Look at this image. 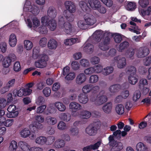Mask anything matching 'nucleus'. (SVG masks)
Instances as JSON below:
<instances>
[{"instance_id":"nucleus-1","label":"nucleus","mask_w":151,"mask_h":151,"mask_svg":"<svg viewBox=\"0 0 151 151\" xmlns=\"http://www.w3.org/2000/svg\"><path fill=\"white\" fill-rule=\"evenodd\" d=\"M28 27L29 28H33L35 30L42 34L47 32V28L42 27L41 25L40 21L36 17L30 15L26 21Z\"/></svg>"},{"instance_id":"nucleus-2","label":"nucleus","mask_w":151,"mask_h":151,"mask_svg":"<svg viewBox=\"0 0 151 151\" xmlns=\"http://www.w3.org/2000/svg\"><path fill=\"white\" fill-rule=\"evenodd\" d=\"M67 12L65 10L63 12V14L60 15L58 17V25L60 29L64 31L67 34L71 35L73 34L75 32L74 27H73L71 24L67 22H65V19L64 14Z\"/></svg>"},{"instance_id":"nucleus-3","label":"nucleus","mask_w":151,"mask_h":151,"mask_svg":"<svg viewBox=\"0 0 151 151\" xmlns=\"http://www.w3.org/2000/svg\"><path fill=\"white\" fill-rule=\"evenodd\" d=\"M32 57L34 59L39 60L35 63L36 67L37 68H42L46 66V62L48 60V57L44 54H40L39 50L38 47L33 48Z\"/></svg>"},{"instance_id":"nucleus-4","label":"nucleus","mask_w":151,"mask_h":151,"mask_svg":"<svg viewBox=\"0 0 151 151\" xmlns=\"http://www.w3.org/2000/svg\"><path fill=\"white\" fill-rule=\"evenodd\" d=\"M23 13L22 15L24 16V19H26L25 12H27L29 14L31 13L33 14L36 15L40 12L38 6L35 5H32L29 0H26L23 8Z\"/></svg>"},{"instance_id":"nucleus-5","label":"nucleus","mask_w":151,"mask_h":151,"mask_svg":"<svg viewBox=\"0 0 151 151\" xmlns=\"http://www.w3.org/2000/svg\"><path fill=\"white\" fill-rule=\"evenodd\" d=\"M116 63L117 64V67L119 68H123L126 65L125 58L120 56L115 57L111 60V64L112 65H114Z\"/></svg>"},{"instance_id":"nucleus-6","label":"nucleus","mask_w":151,"mask_h":151,"mask_svg":"<svg viewBox=\"0 0 151 151\" xmlns=\"http://www.w3.org/2000/svg\"><path fill=\"white\" fill-rule=\"evenodd\" d=\"M32 90L30 89L25 88H22L19 90L17 89L14 90L12 93L15 97L18 96L21 97L30 95L32 92Z\"/></svg>"},{"instance_id":"nucleus-7","label":"nucleus","mask_w":151,"mask_h":151,"mask_svg":"<svg viewBox=\"0 0 151 151\" xmlns=\"http://www.w3.org/2000/svg\"><path fill=\"white\" fill-rule=\"evenodd\" d=\"M99 95L100 96L97 100H96L91 97L90 99V100L92 102H95V104L98 105H101L107 101V98L104 90H101L100 91Z\"/></svg>"},{"instance_id":"nucleus-8","label":"nucleus","mask_w":151,"mask_h":151,"mask_svg":"<svg viewBox=\"0 0 151 151\" xmlns=\"http://www.w3.org/2000/svg\"><path fill=\"white\" fill-rule=\"evenodd\" d=\"M62 74L64 76L65 80L67 81H72L76 77V74L73 71L70 70V68L68 66H66L63 69Z\"/></svg>"},{"instance_id":"nucleus-9","label":"nucleus","mask_w":151,"mask_h":151,"mask_svg":"<svg viewBox=\"0 0 151 151\" xmlns=\"http://www.w3.org/2000/svg\"><path fill=\"white\" fill-rule=\"evenodd\" d=\"M149 52V49L148 47H141L137 49L136 55L137 58H142L148 55Z\"/></svg>"},{"instance_id":"nucleus-10","label":"nucleus","mask_w":151,"mask_h":151,"mask_svg":"<svg viewBox=\"0 0 151 151\" xmlns=\"http://www.w3.org/2000/svg\"><path fill=\"white\" fill-rule=\"evenodd\" d=\"M17 107L15 105L11 104L9 105L7 110L8 111L6 114V116L8 118H14L18 116L19 113L17 111H15Z\"/></svg>"},{"instance_id":"nucleus-11","label":"nucleus","mask_w":151,"mask_h":151,"mask_svg":"<svg viewBox=\"0 0 151 151\" xmlns=\"http://www.w3.org/2000/svg\"><path fill=\"white\" fill-rule=\"evenodd\" d=\"M35 120L38 122H35L32 125H30V127L32 126L34 128L40 129L42 127V124L40 123H42L44 120V117L41 115H38L35 116Z\"/></svg>"},{"instance_id":"nucleus-12","label":"nucleus","mask_w":151,"mask_h":151,"mask_svg":"<svg viewBox=\"0 0 151 151\" xmlns=\"http://www.w3.org/2000/svg\"><path fill=\"white\" fill-rule=\"evenodd\" d=\"M91 39V38L89 39L83 46V51L88 54L92 53L94 50L93 45L89 43Z\"/></svg>"},{"instance_id":"nucleus-13","label":"nucleus","mask_w":151,"mask_h":151,"mask_svg":"<svg viewBox=\"0 0 151 151\" xmlns=\"http://www.w3.org/2000/svg\"><path fill=\"white\" fill-rule=\"evenodd\" d=\"M108 35V36L111 35V34L108 32L104 33L101 30H98L96 31L93 34V37H94L95 40L98 42H99L101 40L104 35Z\"/></svg>"},{"instance_id":"nucleus-14","label":"nucleus","mask_w":151,"mask_h":151,"mask_svg":"<svg viewBox=\"0 0 151 151\" xmlns=\"http://www.w3.org/2000/svg\"><path fill=\"white\" fill-rule=\"evenodd\" d=\"M66 9L71 13L75 12L76 10L75 4L73 2L70 1H66L64 3Z\"/></svg>"},{"instance_id":"nucleus-15","label":"nucleus","mask_w":151,"mask_h":151,"mask_svg":"<svg viewBox=\"0 0 151 151\" xmlns=\"http://www.w3.org/2000/svg\"><path fill=\"white\" fill-rule=\"evenodd\" d=\"M19 145L22 151H34L36 147H31L26 142L20 141L19 142Z\"/></svg>"},{"instance_id":"nucleus-16","label":"nucleus","mask_w":151,"mask_h":151,"mask_svg":"<svg viewBox=\"0 0 151 151\" xmlns=\"http://www.w3.org/2000/svg\"><path fill=\"white\" fill-rule=\"evenodd\" d=\"M47 16L50 18L52 19L55 18L57 15V11L55 8L51 6L48 8L47 11Z\"/></svg>"},{"instance_id":"nucleus-17","label":"nucleus","mask_w":151,"mask_h":151,"mask_svg":"<svg viewBox=\"0 0 151 151\" xmlns=\"http://www.w3.org/2000/svg\"><path fill=\"white\" fill-rule=\"evenodd\" d=\"M81 41L79 38L67 39L64 41V43L66 45L71 46L75 44L79 43Z\"/></svg>"},{"instance_id":"nucleus-18","label":"nucleus","mask_w":151,"mask_h":151,"mask_svg":"<svg viewBox=\"0 0 151 151\" xmlns=\"http://www.w3.org/2000/svg\"><path fill=\"white\" fill-rule=\"evenodd\" d=\"M112 108V104L111 102L107 103L102 107L103 111L106 114H109L111 113Z\"/></svg>"},{"instance_id":"nucleus-19","label":"nucleus","mask_w":151,"mask_h":151,"mask_svg":"<svg viewBox=\"0 0 151 151\" xmlns=\"http://www.w3.org/2000/svg\"><path fill=\"white\" fill-rule=\"evenodd\" d=\"M86 76L83 73H80L77 76L76 80V83L77 84L81 85L86 81Z\"/></svg>"},{"instance_id":"nucleus-20","label":"nucleus","mask_w":151,"mask_h":151,"mask_svg":"<svg viewBox=\"0 0 151 151\" xmlns=\"http://www.w3.org/2000/svg\"><path fill=\"white\" fill-rule=\"evenodd\" d=\"M69 108L71 111H78L81 109L82 107L78 103L72 102L70 104Z\"/></svg>"},{"instance_id":"nucleus-21","label":"nucleus","mask_w":151,"mask_h":151,"mask_svg":"<svg viewBox=\"0 0 151 151\" xmlns=\"http://www.w3.org/2000/svg\"><path fill=\"white\" fill-rule=\"evenodd\" d=\"M84 18V20L86 23L87 24L88 26L89 25H93L96 22L95 18L92 15H90L88 16H85Z\"/></svg>"},{"instance_id":"nucleus-22","label":"nucleus","mask_w":151,"mask_h":151,"mask_svg":"<svg viewBox=\"0 0 151 151\" xmlns=\"http://www.w3.org/2000/svg\"><path fill=\"white\" fill-rule=\"evenodd\" d=\"M112 151H119L123 148L122 144L120 142L115 141L110 145Z\"/></svg>"},{"instance_id":"nucleus-23","label":"nucleus","mask_w":151,"mask_h":151,"mask_svg":"<svg viewBox=\"0 0 151 151\" xmlns=\"http://www.w3.org/2000/svg\"><path fill=\"white\" fill-rule=\"evenodd\" d=\"M88 3L91 7L93 10H96L101 4L99 0H88Z\"/></svg>"},{"instance_id":"nucleus-24","label":"nucleus","mask_w":151,"mask_h":151,"mask_svg":"<svg viewBox=\"0 0 151 151\" xmlns=\"http://www.w3.org/2000/svg\"><path fill=\"white\" fill-rule=\"evenodd\" d=\"M140 14L143 17L146 16L151 17V6L148 7L146 9H142L139 10Z\"/></svg>"},{"instance_id":"nucleus-25","label":"nucleus","mask_w":151,"mask_h":151,"mask_svg":"<svg viewBox=\"0 0 151 151\" xmlns=\"http://www.w3.org/2000/svg\"><path fill=\"white\" fill-rule=\"evenodd\" d=\"M101 142L99 141L94 145H91L86 146L83 148V151H90L91 150H96L99 147Z\"/></svg>"},{"instance_id":"nucleus-26","label":"nucleus","mask_w":151,"mask_h":151,"mask_svg":"<svg viewBox=\"0 0 151 151\" xmlns=\"http://www.w3.org/2000/svg\"><path fill=\"white\" fill-rule=\"evenodd\" d=\"M18 147L17 142L12 140L10 141L9 143L8 150L9 151H16Z\"/></svg>"},{"instance_id":"nucleus-27","label":"nucleus","mask_w":151,"mask_h":151,"mask_svg":"<svg viewBox=\"0 0 151 151\" xmlns=\"http://www.w3.org/2000/svg\"><path fill=\"white\" fill-rule=\"evenodd\" d=\"M97 129V128L95 127H93L91 125H89L86 129V132L89 135H93L96 134Z\"/></svg>"},{"instance_id":"nucleus-28","label":"nucleus","mask_w":151,"mask_h":151,"mask_svg":"<svg viewBox=\"0 0 151 151\" xmlns=\"http://www.w3.org/2000/svg\"><path fill=\"white\" fill-rule=\"evenodd\" d=\"M17 43V37L15 35L12 34L9 37V43L10 46L12 47H14Z\"/></svg>"},{"instance_id":"nucleus-29","label":"nucleus","mask_w":151,"mask_h":151,"mask_svg":"<svg viewBox=\"0 0 151 151\" xmlns=\"http://www.w3.org/2000/svg\"><path fill=\"white\" fill-rule=\"evenodd\" d=\"M136 149L137 151H148V147L142 142H139L137 144Z\"/></svg>"},{"instance_id":"nucleus-30","label":"nucleus","mask_w":151,"mask_h":151,"mask_svg":"<svg viewBox=\"0 0 151 151\" xmlns=\"http://www.w3.org/2000/svg\"><path fill=\"white\" fill-rule=\"evenodd\" d=\"M65 143L64 140L60 139H58L54 142L53 146L57 149H59L64 147Z\"/></svg>"},{"instance_id":"nucleus-31","label":"nucleus","mask_w":151,"mask_h":151,"mask_svg":"<svg viewBox=\"0 0 151 151\" xmlns=\"http://www.w3.org/2000/svg\"><path fill=\"white\" fill-rule=\"evenodd\" d=\"M109 39L108 38L107 41H104L103 42L100 43L99 45V48L102 51H106L108 50L109 47L108 45Z\"/></svg>"},{"instance_id":"nucleus-32","label":"nucleus","mask_w":151,"mask_h":151,"mask_svg":"<svg viewBox=\"0 0 151 151\" xmlns=\"http://www.w3.org/2000/svg\"><path fill=\"white\" fill-rule=\"evenodd\" d=\"M78 99L79 102L83 104L87 103L89 100L87 95L83 93H81L79 94Z\"/></svg>"},{"instance_id":"nucleus-33","label":"nucleus","mask_w":151,"mask_h":151,"mask_svg":"<svg viewBox=\"0 0 151 151\" xmlns=\"http://www.w3.org/2000/svg\"><path fill=\"white\" fill-rule=\"evenodd\" d=\"M54 104H50L47 107L45 113V114L47 115L53 114L56 112V109L54 107Z\"/></svg>"},{"instance_id":"nucleus-34","label":"nucleus","mask_w":151,"mask_h":151,"mask_svg":"<svg viewBox=\"0 0 151 151\" xmlns=\"http://www.w3.org/2000/svg\"><path fill=\"white\" fill-rule=\"evenodd\" d=\"M12 63L11 59L10 56H7L4 57L2 62V65L4 68H8L11 65Z\"/></svg>"},{"instance_id":"nucleus-35","label":"nucleus","mask_w":151,"mask_h":151,"mask_svg":"<svg viewBox=\"0 0 151 151\" xmlns=\"http://www.w3.org/2000/svg\"><path fill=\"white\" fill-rule=\"evenodd\" d=\"M47 141V138L45 137L40 136L37 137L35 140V142L39 145H43L46 144Z\"/></svg>"},{"instance_id":"nucleus-36","label":"nucleus","mask_w":151,"mask_h":151,"mask_svg":"<svg viewBox=\"0 0 151 151\" xmlns=\"http://www.w3.org/2000/svg\"><path fill=\"white\" fill-rule=\"evenodd\" d=\"M54 105L58 110L60 111H64L66 110V106L61 102L60 101L56 102L54 103Z\"/></svg>"},{"instance_id":"nucleus-37","label":"nucleus","mask_w":151,"mask_h":151,"mask_svg":"<svg viewBox=\"0 0 151 151\" xmlns=\"http://www.w3.org/2000/svg\"><path fill=\"white\" fill-rule=\"evenodd\" d=\"M79 5L83 11L85 12H88L90 10V9L85 1H80Z\"/></svg>"},{"instance_id":"nucleus-38","label":"nucleus","mask_w":151,"mask_h":151,"mask_svg":"<svg viewBox=\"0 0 151 151\" xmlns=\"http://www.w3.org/2000/svg\"><path fill=\"white\" fill-rule=\"evenodd\" d=\"M46 122L47 124L50 125H53L55 124L57 122L56 118L51 116H48L45 118Z\"/></svg>"},{"instance_id":"nucleus-39","label":"nucleus","mask_w":151,"mask_h":151,"mask_svg":"<svg viewBox=\"0 0 151 151\" xmlns=\"http://www.w3.org/2000/svg\"><path fill=\"white\" fill-rule=\"evenodd\" d=\"M129 82L132 85H135L138 81L136 74H130L128 77Z\"/></svg>"},{"instance_id":"nucleus-40","label":"nucleus","mask_w":151,"mask_h":151,"mask_svg":"<svg viewBox=\"0 0 151 151\" xmlns=\"http://www.w3.org/2000/svg\"><path fill=\"white\" fill-rule=\"evenodd\" d=\"M129 45V43L126 41H125L121 43L117 47V50L120 52H122L125 49L127 48Z\"/></svg>"},{"instance_id":"nucleus-41","label":"nucleus","mask_w":151,"mask_h":151,"mask_svg":"<svg viewBox=\"0 0 151 151\" xmlns=\"http://www.w3.org/2000/svg\"><path fill=\"white\" fill-rule=\"evenodd\" d=\"M19 133L22 137L26 138L29 136L30 131L28 128H26L22 129Z\"/></svg>"},{"instance_id":"nucleus-42","label":"nucleus","mask_w":151,"mask_h":151,"mask_svg":"<svg viewBox=\"0 0 151 151\" xmlns=\"http://www.w3.org/2000/svg\"><path fill=\"white\" fill-rule=\"evenodd\" d=\"M124 106L121 104H117L115 107L116 111L119 115H122L124 113Z\"/></svg>"},{"instance_id":"nucleus-43","label":"nucleus","mask_w":151,"mask_h":151,"mask_svg":"<svg viewBox=\"0 0 151 151\" xmlns=\"http://www.w3.org/2000/svg\"><path fill=\"white\" fill-rule=\"evenodd\" d=\"M49 18L47 15H45L42 17L41 18V22L42 24V27L48 26V24L50 22Z\"/></svg>"},{"instance_id":"nucleus-44","label":"nucleus","mask_w":151,"mask_h":151,"mask_svg":"<svg viewBox=\"0 0 151 151\" xmlns=\"http://www.w3.org/2000/svg\"><path fill=\"white\" fill-rule=\"evenodd\" d=\"M59 117L64 121L68 122L70 119L71 115L68 113H62L60 114Z\"/></svg>"},{"instance_id":"nucleus-45","label":"nucleus","mask_w":151,"mask_h":151,"mask_svg":"<svg viewBox=\"0 0 151 151\" xmlns=\"http://www.w3.org/2000/svg\"><path fill=\"white\" fill-rule=\"evenodd\" d=\"M77 26L80 29H86L88 27L85 20L78 21L77 22Z\"/></svg>"},{"instance_id":"nucleus-46","label":"nucleus","mask_w":151,"mask_h":151,"mask_svg":"<svg viewBox=\"0 0 151 151\" xmlns=\"http://www.w3.org/2000/svg\"><path fill=\"white\" fill-rule=\"evenodd\" d=\"M57 46V42L54 39L50 40L48 42V47L49 49H55Z\"/></svg>"},{"instance_id":"nucleus-47","label":"nucleus","mask_w":151,"mask_h":151,"mask_svg":"<svg viewBox=\"0 0 151 151\" xmlns=\"http://www.w3.org/2000/svg\"><path fill=\"white\" fill-rule=\"evenodd\" d=\"M92 85L87 84L83 86L82 89V92L85 94L89 93L91 91Z\"/></svg>"},{"instance_id":"nucleus-48","label":"nucleus","mask_w":151,"mask_h":151,"mask_svg":"<svg viewBox=\"0 0 151 151\" xmlns=\"http://www.w3.org/2000/svg\"><path fill=\"white\" fill-rule=\"evenodd\" d=\"M114 70L113 67L111 66H107L103 69L102 74L104 76H107L112 73Z\"/></svg>"},{"instance_id":"nucleus-49","label":"nucleus","mask_w":151,"mask_h":151,"mask_svg":"<svg viewBox=\"0 0 151 151\" xmlns=\"http://www.w3.org/2000/svg\"><path fill=\"white\" fill-rule=\"evenodd\" d=\"M91 114V113L89 111L83 110L80 112V117L82 118L87 119L90 117Z\"/></svg>"},{"instance_id":"nucleus-50","label":"nucleus","mask_w":151,"mask_h":151,"mask_svg":"<svg viewBox=\"0 0 151 151\" xmlns=\"http://www.w3.org/2000/svg\"><path fill=\"white\" fill-rule=\"evenodd\" d=\"M48 26L50 30L52 31H54L57 27V23L56 21L54 19L51 20Z\"/></svg>"},{"instance_id":"nucleus-51","label":"nucleus","mask_w":151,"mask_h":151,"mask_svg":"<svg viewBox=\"0 0 151 151\" xmlns=\"http://www.w3.org/2000/svg\"><path fill=\"white\" fill-rule=\"evenodd\" d=\"M47 106L46 105H43L38 107L36 109V113L38 114H45V110Z\"/></svg>"},{"instance_id":"nucleus-52","label":"nucleus","mask_w":151,"mask_h":151,"mask_svg":"<svg viewBox=\"0 0 151 151\" xmlns=\"http://www.w3.org/2000/svg\"><path fill=\"white\" fill-rule=\"evenodd\" d=\"M24 48L27 50H30L33 47L32 42L29 40H25L24 42Z\"/></svg>"},{"instance_id":"nucleus-53","label":"nucleus","mask_w":151,"mask_h":151,"mask_svg":"<svg viewBox=\"0 0 151 151\" xmlns=\"http://www.w3.org/2000/svg\"><path fill=\"white\" fill-rule=\"evenodd\" d=\"M121 86L119 84H115L111 86L109 88V91L112 93L116 92L119 90Z\"/></svg>"},{"instance_id":"nucleus-54","label":"nucleus","mask_w":151,"mask_h":151,"mask_svg":"<svg viewBox=\"0 0 151 151\" xmlns=\"http://www.w3.org/2000/svg\"><path fill=\"white\" fill-rule=\"evenodd\" d=\"M136 8V5L135 3L133 2H128L126 7L127 10L131 11L134 10Z\"/></svg>"},{"instance_id":"nucleus-55","label":"nucleus","mask_w":151,"mask_h":151,"mask_svg":"<svg viewBox=\"0 0 151 151\" xmlns=\"http://www.w3.org/2000/svg\"><path fill=\"white\" fill-rule=\"evenodd\" d=\"M93 69L94 73H99L101 72H102L103 70V67L100 64L95 65L93 67Z\"/></svg>"},{"instance_id":"nucleus-56","label":"nucleus","mask_w":151,"mask_h":151,"mask_svg":"<svg viewBox=\"0 0 151 151\" xmlns=\"http://www.w3.org/2000/svg\"><path fill=\"white\" fill-rule=\"evenodd\" d=\"M16 80L14 78L9 79L7 83H6L5 85L8 87L9 88L14 86Z\"/></svg>"},{"instance_id":"nucleus-57","label":"nucleus","mask_w":151,"mask_h":151,"mask_svg":"<svg viewBox=\"0 0 151 151\" xmlns=\"http://www.w3.org/2000/svg\"><path fill=\"white\" fill-rule=\"evenodd\" d=\"M141 96V93L139 91H135L133 93L132 99L134 101L136 102L138 101Z\"/></svg>"},{"instance_id":"nucleus-58","label":"nucleus","mask_w":151,"mask_h":151,"mask_svg":"<svg viewBox=\"0 0 151 151\" xmlns=\"http://www.w3.org/2000/svg\"><path fill=\"white\" fill-rule=\"evenodd\" d=\"M134 50L132 48H130L127 51L125 54V55L127 58L132 59L134 54Z\"/></svg>"},{"instance_id":"nucleus-59","label":"nucleus","mask_w":151,"mask_h":151,"mask_svg":"<svg viewBox=\"0 0 151 151\" xmlns=\"http://www.w3.org/2000/svg\"><path fill=\"white\" fill-rule=\"evenodd\" d=\"M115 42L116 43H119L122 41V37L121 34L116 33L113 35Z\"/></svg>"},{"instance_id":"nucleus-60","label":"nucleus","mask_w":151,"mask_h":151,"mask_svg":"<svg viewBox=\"0 0 151 151\" xmlns=\"http://www.w3.org/2000/svg\"><path fill=\"white\" fill-rule=\"evenodd\" d=\"M45 102L44 98L42 96H40L37 97L35 100V104L37 105H42Z\"/></svg>"},{"instance_id":"nucleus-61","label":"nucleus","mask_w":151,"mask_h":151,"mask_svg":"<svg viewBox=\"0 0 151 151\" xmlns=\"http://www.w3.org/2000/svg\"><path fill=\"white\" fill-rule=\"evenodd\" d=\"M126 71L127 73L133 74H136V69L134 66H130L127 67L126 68Z\"/></svg>"},{"instance_id":"nucleus-62","label":"nucleus","mask_w":151,"mask_h":151,"mask_svg":"<svg viewBox=\"0 0 151 151\" xmlns=\"http://www.w3.org/2000/svg\"><path fill=\"white\" fill-rule=\"evenodd\" d=\"M58 129L60 130H64L67 128L66 124L62 121H60L58 124Z\"/></svg>"},{"instance_id":"nucleus-63","label":"nucleus","mask_w":151,"mask_h":151,"mask_svg":"<svg viewBox=\"0 0 151 151\" xmlns=\"http://www.w3.org/2000/svg\"><path fill=\"white\" fill-rule=\"evenodd\" d=\"M149 0H139V5L142 8L147 7L149 4Z\"/></svg>"},{"instance_id":"nucleus-64","label":"nucleus","mask_w":151,"mask_h":151,"mask_svg":"<svg viewBox=\"0 0 151 151\" xmlns=\"http://www.w3.org/2000/svg\"><path fill=\"white\" fill-rule=\"evenodd\" d=\"M99 80V77L96 75L91 76L89 80V82L90 83H95L97 82Z\"/></svg>"}]
</instances>
